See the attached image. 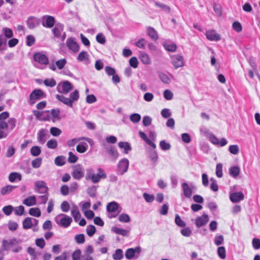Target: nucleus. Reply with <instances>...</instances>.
Here are the masks:
<instances>
[{"mask_svg": "<svg viewBox=\"0 0 260 260\" xmlns=\"http://www.w3.org/2000/svg\"><path fill=\"white\" fill-rule=\"evenodd\" d=\"M98 173L94 174V171L92 168H88L86 170L85 179L91 180L92 183H98L101 178L105 179L107 176L104 171L101 168L98 169Z\"/></svg>", "mask_w": 260, "mask_h": 260, "instance_id": "1", "label": "nucleus"}, {"mask_svg": "<svg viewBox=\"0 0 260 260\" xmlns=\"http://www.w3.org/2000/svg\"><path fill=\"white\" fill-rule=\"evenodd\" d=\"M55 221L56 223L64 228L69 227L72 222V218L66 214L61 213L55 217Z\"/></svg>", "mask_w": 260, "mask_h": 260, "instance_id": "2", "label": "nucleus"}, {"mask_svg": "<svg viewBox=\"0 0 260 260\" xmlns=\"http://www.w3.org/2000/svg\"><path fill=\"white\" fill-rule=\"evenodd\" d=\"M46 97V94L41 89H36L34 90L29 96L28 103L30 105H34L37 101L43 99Z\"/></svg>", "mask_w": 260, "mask_h": 260, "instance_id": "3", "label": "nucleus"}, {"mask_svg": "<svg viewBox=\"0 0 260 260\" xmlns=\"http://www.w3.org/2000/svg\"><path fill=\"white\" fill-rule=\"evenodd\" d=\"M73 89V86L68 81H63L59 82L56 89L60 93L67 94Z\"/></svg>", "mask_w": 260, "mask_h": 260, "instance_id": "4", "label": "nucleus"}, {"mask_svg": "<svg viewBox=\"0 0 260 260\" xmlns=\"http://www.w3.org/2000/svg\"><path fill=\"white\" fill-rule=\"evenodd\" d=\"M171 59V62L175 69L184 66V58L181 55L176 54L172 55Z\"/></svg>", "mask_w": 260, "mask_h": 260, "instance_id": "5", "label": "nucleus"}, {"mask_svg": "<svg viewBox=\"0 0 260 260\" xmlns=\"http://www.w3.org/2000/svg\"><path fill=\"white\" fill-rule=\"evenodd\" d=\"M72 176L75 179L79 180L84 176V169L80 165H77L73 167Z\"/></svg>", "mask_w": 260, "mask_h": 260, "instance_id": "6", "label": "nucleus"}, {"mask_svg": "<svg viewBox=\"0 0 260 260\" xmlns=\"http://www.w3.org/2000/svg\"><path fill=\"white\" fill-rule=\"evenodd\" d=\"M182 188L184 196L187 198H190L192 194L193 190L196 189V187L192 185L189 186L187 183L184 182L182 184Z\"/></svg>", "mask_w": 260, "mask_h": 260, "instance_id": "7", "label": "nucleus"}, {"mask_svg": "<svg viewBox=\"0 0 260 260\" xmlns=\"http://www.w3.org/2000/svg\"><path fill=\"white\" fill-rule=\"evenodd\" d=\"M129 166L128 160L126 158H123L120 160L118 165V170L121 175L125 173L128 169Z\"/></svg>", "mask_w": 260, "mask_h": 260, "instance_id": "8", "label": "nucleus"}, {"mask_svg": "<svg viewBox=\"0 0 260 260\" xmlns=\"http://www.w3.org/2000/svg\"><path fill=\"white\" fill-rule=\"evenodd\" d=\"M20 241L16 238H13L9 240H3L2 241V245L5 250H8L13 246L18 244Z\"/></svg>", "mask_w": 260, "mask_h": 260, "instance_id": "9", "label": "nucleus"}, {"mask_svg": "<svg viewBox=\"0 0 260 260\" xmlns=\"http://www.w3.org/2000/svg\"><path fill=\"white\" fill-rule=\"evenodd\" d=\"M35 189H43L44 190L37 191L38 193H47L48 191V187L46 185V183L44 181L39 180L35 182Z\"/></svg>", "mask_w": 260, "mask_h": 260, "instance_id": "10", "label": "nucleus"}, {"mask_svg": "<svg viewBox=\"0 0 260 260\" xmlns=\"http://www.w3.org/2000/svg\"><path fill=\"white\" fill-rule=\"evenodd\" d=\"M34 60L42 64H47L48 58L46 55L41 53H35L34 55Z\"/></svg>", "mask_w": 260, "mask_h": 260, "instance_id": "11", "label": "nucleus"}, {"mask_svg": "<svg viewBox=\"0 0 260 260\" xmlns=\"http://www.w3.org/2000/svg\"><path fill=\"white\" fill-rule=\"evenodd\" d=\"M206 36L207 39L211 41H218L221 39L220 35L216 33L214 30L207 31Z\"/></svg>", "mask_w": 260, "mask_h": 260, "instance_id": "12", "label": "nucleus"}, {"mask_svg": "<svg viewBox=\"0 0 260 260\" xmlns=\"http://www.w3.org/2000/svg\"><path fill=\"white\" fill-rule=\"evenodd\" d=\"M107 152L112 157L113 160L115 161L118 157L119 153L114 147L111 146H106L104 144Z\"/></svg>", "mask_w": 260, "mask_h": 260, "instance_id": "13", "label": "nucleus"}, {"mask_svg": "<svg viewBox=\"0 0 260 260\" xmlns=\"http://www.w3.org/2000/svg\"><path fill=\"white\" fill-rule=\"evenodd\" d=\"M209 221V217L207 214H203L202 216L198 217L196 219V224L198 228H200L205 225Z\"/></svg>", "mask_w": 260, "mask_h": 260, "instance_id": "14", "label": "nucleus"}, {"mask_svg": "<svg viewBox=\"0 0 260 260\" xmlns=\"http://www.w3.org/2000/svg\"><path fill=\"white\" fill-rule=\"evenodd\" d=\"M9 125L7 122H1L0 123V139L6 138L8 135V132L6 130L8 129Z\"/></svg>", "mask_w": 260, "mask_h": 260, "instance_id": "15", "label": "nucleus"}, {"mask_svg": "<svg viewBox=\"0 0 260 260\" xmlns=\"http://www.w3.org/2000/svg\"><path fill=\"white\" fill-rule=\"evenodd\" d=\"M244 196L241 192H234L230 194V200L233 203H237L244 199Z\"/></svg>", "mask_w": 260, "mask_h": 260, "instance_id": "16", "label": "nucleus"}, {"mask_svg": "<svg viewBox=\"0 0 260 260\" xmlns=\"http://www.w3.org/2000/svg\"><path fill=\"white\" fill-rule=\"evenodd\" d=\"M66 44L68 48L74 52H77L79 51V46L73 39L71 38L68 39Z\"/></svg>", "mask_w": 260, "mask_h": 260, "instance_id": "17", "label": "nucleus"}, {"mask_svg": "<svg viewBox=\"0 0 260 260\" xmlns=\"http://www.w3.org/2000/svg\"><path fill=\"white\" fill-rule=\"evenodd\" d=\"M46 112H50V115L51 116V120L55 122L56 120H60V110L59 109H53L51 111H46Z\"/></svg>", "mask_w": 260, "mask_h": 260, "instance_id": "18", "label": "nucleus"}, {"mask_svg": "<svg viewBox=\"0 0 260 260\" xmlns=\"http://www.w3.org/2000/svg\"><path fill=\"white\" fill-rule=\"evenodd\" d=\"M55 97L58 101L63 103L64 104L71 107H72V100H70V99L60 94H56Z\"/></svg>", "mask_w": 260, "mask_h": 260, "instance_id": "19", "label": "nucleus"}, {"mask_svg": "<svg viewBox=\"0 0 260 260\" xmlns=\"http://www.w3.org/2000/svg\"><path fill=\"white\" fill-rule=\"evenodd\" d=\"M39 21L35 17H29L27 21L28 27L32 29L39 25Z\"/></svg>", "mask_w": 260, "mask_h": 260, "instance_id": "20", "label": "nucleus"}, {"mask_svg": "<svg viewBox=\"0 0 260 260\" xmlns=\"http://www.w3.org/2000/svg\"><path fill=\"white\" fill-rule=\"evenodd\" d=\"M147 31L148 35L153 40L156 41L158 39L157 32L153 27H148Z\"/></svg>", "mask_w": 260, "mask_h": 260, "instance_id": "21", "label": "nucleus"}, {"mask_svg": "<svg viewBox=\"0 0 260 260\" xmlns=\"http://www.w3.org/2000/svg\"><path fill=\"white\" fill-rule=\"evenodd\" d=\"M71 215L74 217V220L77 222L81 218V214L77 206L74 207L71 210Z\"/></svg>", "mask_w": 260, "mask_h": 260, "instance_id": "22", "label": "nucleus"}, {"mask_svg": "<svg viewBox=\"0 0 260 260\" xmlns=\"http://www.w3.org/2000/svg\"><path fill=\"white\" fill-rule=\"evenodd\" d=\"M139 135L140 137L147 143V144L152 147L153 149L156 148V145L147 138L146 135L144 132L140 131L139 132Z\"/></svg>", "mask_w": 260, "mask_h": 260, "instance_id": "23", "label": "nucleus"}, {"mask_svg": "<svg viewBox=\"0 0 260 260\" xmlns=\"http://www.w3.org/2000/svg\"><path fill=\"white\" fill-rule=\"evenodd\" d=\"M23 203L27 206H31L36 204V198L35 196H29L23 201Z\"/></svg>", "mask_w": 260, "mask_h": 260, "instance_id": "24", "label": "nucleus"}, {"mask_svg": "<svg viewBox=\"0 0 260 260\" xmlns=\"http://www.w3.org/2000/svg\"><path fill=\"white\" fill-rule=\"evenodd\" d=\"M55 23L54 17H46V19L42 22V24L44 27H52Z\"/></svg>", "mask_w": 260, "mask_h": 260, "instance_id": "25", "label": "nucleus"}, {"mask_svg": "<svg viewBox=\"0 0 260 260\" xmlns=\"http://www.w3.org/2000/svg\"><path fill=\"white\" fill-rule=\"evenodd\" d=\"M47 131L45 129H41L38 134V140L42 144H44L45 142V136Z\"/></svg>", "mask_w": 260, "mask_h": 260, "instance_id": "26", "label": "nucleus"}, {"mask_svg": "<svg viewBox=\"0 0 260 260\" xmlns=\"http://www.w3.org/2000/svg\"><path fill=\"white\" fill-rule=\"evenodd\" d=\"M118 208V204L115 202H112L107 205V210L109 212H114L116 211Z\"/></svg>", "mask_w": 260, "mask_h": 260, "instance_id": "27", "label": "nucleus"}, {"mask_svg": "<svg viewBox=\"0 0 260 260\" xmlns=\"http://www.w3.org/2000/svg\"><path fill=\"white\" fill-rule=\"evenodd\" d=\"M111 230L114 233L123 236H126L127 234L129 233V231L123 229L118 228L116 226L112 227Z\"/></svg>", "mask_w": 260, "mask_h": 260, "instance_id": "28", "label": "nucleus"}, {"mask_svg": "<svg viewBox=\"0 0 260 260\" xmlns=\"http://www.w3.org/2000/svg\"><path fill=\"white\" fill-rule=\"evenodd\" d=\"M21 178V175L20 173L17 172L11 173L9 176V180L11 182H14L16 179L20 181Z\"/></svg>", "mask_w": 260, "mask_h": 260, "instance_id": "29", "label": "nucleus"}, {"mask_svg": "<svg viewBox=\"0 0 260 260\" xmlns=\"http://www.w3.org/2000/svg\"><path fill=\"white\" fill-rule=\"evenodd\" d=\"M125 256L127 259H132L135 257L136 258H138L139 255H135L134 250H133V248H131L126 250L125 253Z\"/></svg>", "mask_w": 260, "mask_h": 260, "instance_id": "30", "label": "nucleus"}, {"mask_svg": "<svg viewBox=\"0 0 260 260\" xmlns=\"http://www.w3.org/2000/svg\"><path fill=\"white\" fill-rule=\"evenodd\" d=\"M16 187V186L10 185H6L2 188L1 190V193L3 195H5V194L11 192Z\"/></svg>", "mask_w": 260, "mask_h": 260, "instance_id": "31", "label": "nucleus"}, {"mask_svg": "<svg viewBox=\"0 0 260 260\" xmlns=\"http://www.w3.org/2000/svg\"><path fill=\"white\" fill-rule=\"evenodd\" d=\"M240 169L238 166L232 167L229 170V173L231 176L234 178L237 177L240 173Z\"/></svg>", "mask_w": 260, "mask_h": 260, "instance_id": "32", "label": "nucleus"}, {"mask_svg": "<svg viewBox=\"0 0 260 260\" xmlns=\"http://www.w3.org/2000/svg\"><path fill=\"white\" fill-rule=\"evenodd\" d=\"M140 59L144 64H149L151 63V60L149 55L144 52L141 53L140 56Z\"/></svg>", "mask_w": 260, "mask_h": 260, "instance_id": "33", "label": "nucleus"}, {"mask_svg": "<svg viewBox=\"0 0 260 260\" xmlns=\"http://www.w3.org/2000/svg\"><path fill=\"white\" fill-rule=\"evenodd\" d=\"M163 46L166 50L172 52H175L177 49V46L175 43L168 44L164 43Z\"/></svg>", "mask_w": 260, "mask_h": 260, "instance_id": "34", "label": "nucleus"}, {"mask_svg": "<svg viewBox=\"0 0 260 260\" xmlns=\"http://www.w3.org/2000/svg\"><path fill=\"white\" fill-rule=\"evenodd\" d=\"M123 257V251L121 249H117L112 255L114 260H120Z\"/></svg>", "mask_w": 260, "mask_h": 260, "instance_id": "35", "label": "nucleus"}, {"mask_svg": "<svg viewBox=\"0 0 260 260\" xmlns=\"http://www.w3.org/2000/svg\"><path fill=\"white\" fill-rule=\"evenodd\" d=\"M118 145L120 148L124 149V153L126 154L128 153V151L132 149V148L128 142H120L118 143Z\"/></svg>", "mask_w": 260, "mask_h": 260, "instance_id": "36", "label": "nucleus"}, {"mask_svg": "<svg viewBox=\"0 0 260 260\" xmlns=\"http://www.w3.org/2000/svg\"><path fill=\"white\" fill-rule=\"evenodd\" d=\"M32 225V218L30 217L26 218L23 221V228L24 229L31 228Z\"/></svg>", "mask_w": 260, "mask_h": 260, "instance_id": "37", "label": "nucleus"}, {"mask_svg": "<svg viewBox=\"0 0 260 260\" xmlns=\"http://www.w3.org/2000/svg\"><path fill=\"white\" fill-rule=\"evenodd\" d=\"M158 76L161 81L165 84H169L171 81L170 79L169 78V77L166 74L163 73H159Z\"/></svg>", "mask_w": 260, "mask_h": 260, "instance_id": "38", "label": "nucleus"}, {"mask_svg": "<svg viewBox=\"0 0 260 260\" xmlns=\"http://www.w3.org/2000/svg\"><path fill=\"white\" fill-rule=\"evenodd\" d=\"M44 195L40 196L38 197V201L39 202V204H45L48 200V196L49 193L48 191L47 193H44Z\"/></svg>", "mask_w": 260, "mask_h": 260, "instance_id": "39", "label": "nucleus"}, {"mask_svg": "<svg viewBox=\"0 0 260 260\" xmlns=\"http://www.w3.org/2000/svg\"><path fill=\"white\" fill-rule=\"evenodd\" d=\"M29 213L30 215L40 217L41 216V211L38 208H32L29 210Z\"/></svg>", "mask_w": 260, "mask_h": 260, "instance_id": "40", "label": "nucleus"}, {"mask_svg": "<svg viewBox=\"0 0 260 260\" xmlns=\"http://www.w3.org/2000/svg\"><path fill=\"white\" fill-rule=\"evenodd\" d=\"M141 115L138 113H134L130 115L129 119L133 123H138L141 120Z\"/></svg>", "mask_w": 260, "mask_h": 260, "instance_id": "41", "label": "nucleus"}, {"mask_svg": "<svg viewBox=\"0 0 260 260\" xmlns=\"http://www.w3.org/2000/svg\"><path fill=\"white\" fill-rule=\"evenodd\" d=\"M44 84L48 87H53L56 84L55 80L53 79H46L44 81Z\"/></svg>", "mask_w": 260, "mask_h": 260, "instance_id": "42", "label": "nucleus"}, {"mask_svg": "<svg viewBox=\"0 0 260 260\" xmlns=\"http://www.w3.org/2000/svg\"><path fill=\"white\" fill-rule=\"evenodd\" d=\"M229 151L234 155L238 154L239 152V148L237 145H232L229 146Z\"/></svg>", "mask_w": 260, "mask_h": 260, "instance_id": "43", "label": "nucleus"}, {"mask_svg": "<svg viewBox=\"0 0 260 260\" xmlns=\"http://www.w3.org/2000/svg\"><path fill=\"white\" fill-rule=\"evenodd\" d=\"M84 139H85V137H82V138H74V139L70 140L67 142V145L69 147L74 146L78 142H79L80 141Z\"/></svg>", "mask_w": 260, "mask_h": 260, "instance_id": "44", "label": "nucleus"}, {"mask_svg": "<svg viewBox=\"0 0 260 260\" xmlns=\"http://www.w3.org/2000/svg\"><path fill=\"white\" fill-rule=\"evenodd\" d=\"M87 145L85 143H83L77 146L76 150L79 153H84L87 150Z\"/></svg>", "mask_w": 260, "mask_h": 260, "instance_id": "45", "label": "nucleus"}, {"mask_svg": "<svg viewBox=\"0 0 260 260\" xmlns=\"http://www.w3.org/2000/svg\"><path fill=\"white\" fill-rule=\"evenodd\" d=\"M41 150L40 147L39 146H33L30 149V153L32 155L37 156L40 154Z\"/></svg>", "mask_w": 260, "mask_h": 260, "instance_id": "46", "label": "nucleus"}, {"mask_svg": "<svg viewBox=\"0 0 260 260\" xmlns=\"http://www.w3.org/2000/svg\"><path fill=\"white\" fill-rule=\"evenodd\" d=\"M155 6L160 8L165 12H169L170 11V8L164 4L160 3L158 2H155Z\"/></svg>", "mask_w": 260, "mask_h": 260, "instance_id": "47", "label": "nucleus"}, {"mask_svg": "<svg viewBox=\"0 0 260 260\" xmlns=\"http://www.w3.org/2000/svg\"><path fill=\"white\" fill-rule=\"evenodd\" d=\"M118 220L122 222H128L130 221V218L128 214L122 213L119 216Z\"/></svg>", "mask_w": 260, "mask_h": 260, "instance_id": "48", "label": "nucleus"}, {"mask_svg": "<svg viewBox=\"0 0 260 260\" xmlns=\"http://www.w3.org/2000/svg\"><path fill=\"white\" fill-rule=\"evenodd\" d=\"M217 253L221 259H224L226 257L225 248L223 246L219 247L217 249Z\"/></svg>", "mask_w": 260, "mask_h": 260, "instance_id": "49", "label": "nucleus"}, {"mask_svg": "<svg viewBox=\"0 0 260 260\" xmlns=\"http://www.w3.org/2000/svg\"><path fill=\"white\" fill-rule=\"evenodd\" d=\"M54 161L56 165L61 166L65 164V158L62 156H58L55 158Z\"/></svg>", "mask_w": 260, "mask_h": 260, "instance_id": "50", "label": "nucleus"}, {"mask_svg": "<svg viewBox=\"0 0 260 260\" xmlns=\"http://www.w3.org/2000/svg\"><path fill=\"white\" fill-rule=\"evenodd\" d=\"M95 227L93 225H90L87 226L86 232L89 237H92L95 233Z\"/></svg>", "mask_w": 260, "mask_h": 260, "instance_id": "51", "label": "nucleus"}, {"mask_svg": "<svg viewBox=\"0 0 260 260\" xmlns=\"http://www.w3.org/2000/svg\"><path fill=\"white\" fill-rule=\"evenodd\" d=\"M42 161V159L41 157H38L33 160L31 162L32 167L34 168H39L41 165Z\"/></svg>", "mask_w": 260, "mask_h": 260, "instance_id": "52", "label": "nucleus"}, {"mask_svg": "<svg viewBox=\"0 0 260 260\" xmlns=\"http://www.w3.org/2000/svg\"><path fill=\"white\" fill-rule=\"evenodd\" d=\"M81 251L80 249H76L72 254L73 260H79L81 258Z\"/></svg>", "mask_w": 260, "mask_h": 260, "instance_id": "53", "label": "nucleus"}, {"mask_svg": "<svg viewBox=\"0 0 260 260\" xmlns=\"http://www.w3.org/2000/svg\"><path fill=\"white\" fill-rule=\"evenodd\" d=\"M96 188L95 186H92L88 188L87 192L91 197H94L96 195Z\"/></svg>", "mask_w": 260, "mask_h": 260, "instance_id": "54", "label": "nucleus"}, {"mask_svg": "<svg viewBox=\"0 0 260 260\" xmlns=\"http://www.w3.org/2000/svg\"><path fill=\"white\" fill-rule=\"evenodd\" d=\"M88 55L86 52L82 51L79 54L77 59L79 61H83L87 60L88 59Z\"/></svg>", "mask_w": 260, "mask_h": 260, "instance_id": "55", "label": "nucleus"}, {"mask_svg": "<svg viewBox=\"0 0 260 260\" xmlns=\"http://www.w3.org/2000/svg\"><path fill=\"white\" fill-rule=\"evenodd\" d=\"M47 146L49 148L55 149L57 146V142L55 140L51 139L47 142Z\"/></svg>", "mask_w": 260, "mask_h": 260, "instance_id": "56", "label": "nucleus"}, {"mask_svg": "<svg viewBox=\"0 0 260 260\" xmlns=\"http://www.w3.org/2000/svg\"><path fill=\"white\" fill-rule=\"evenodd\" d=\"M79 92L77 90H75L70 94V100H72V104L74 101H77L79 99Z\"/></svg>", "mask_w": 260, "mask_h": 260, "instance_id": "57", "label": "nucleus"}, {"mask_svg": "<svg viewBox=\"0 0 260 260\" xmlns=\"http://www.w3.org/2000/svg\"><path fill=\"white\" fill-rule=\"evenodd\" d=\"M233 29L237 32H239L242 30L241 24L238 21H235L232 25Z\"/></svg>", "mask_w": 260, "mask_h": 260, "instance_id": "58", "label": "nucleus"}, {"mask_svg": "<svg viewBox=\"0 0 260 260\" xmlns=\"http://www.w3.org/2000/svg\"><path fill=\"white\" fill-rule=\"evenodd\" d=\"M7 123L9 125L8 129L13 130L16 126V120L14 118H11L8 120Z\"/></svg>", "mask_w": 260, "mask_h": 260, "instance_id": "59", "label": "nucleus"}, {"mask_svg": "<svg viewBox=\"0 0 260 260\" xmlns=\"http://www.w3.org/2000/svg\"><path fill=\"white\" fill-rule=\"evenodd\" d=\"M50 132L52 136L56 137L61 133V131L57 127H52L50 128Z\"/></svg>", "mask_w": 260, "mask_h": 260, "instance_id": "60", "label": "nucleus"}, {"mask_svg": "<svg viewBox=\"0 0 260 260\" xmlns=\"http://www.w3.org/2000/svg\"><path fill=\"white\" fill-rule=\"evenodd\" d=\"M3 32L6 37L11 38L13 36V31L11 29L5 27L3 29Z\"/></svg>", "mask_w": 260, "mask_h": 260, "instance_id": "61", "label": "nucleus"}, {"mask_svg": "<svg viewBox=\"0 0 260 260\" xmlns=\"http://www.w3.org/2000/svg\"><path fill=\"white\" fill-rule=\"evenodd\" d=\"M66 63V59L65 58H63L56 61L55 64L58 68V69L61 70L63 68Z\"/></svg>", "mask_w": 260, "mask_h": 260, "instance_id": "62", "label": "nucleus"}, {"mask_svg": "<svg viewBox=\"0 0 260 260\" xmlns=\"http://www.w3.org/2000/svg\"><path fill=\"white\" fill-rule=\"evenodd\" d=\"M175 221L176 224L180 227H184L186 225L178 214L176 215Z\"/></svg>", "mask_w": 260, "mask_h": 260, "instance_id": "63", "label": "nucleus"}, {"mask_svg": "<svg viewBox=\"0 0 260 260\" xmlns=\"http://www.w3.org/2000/svg\"><path fill=\"white\" fill-rule=\"evenodd\" d=\"M13 209L14 208L12 206L8 205L3 207V211L6 215H10L12 213Z\"/></svg>", "mask_w": 260, "mask_h": 260, "instance_id": "64", "label": "nucleus"}]
</instances>
